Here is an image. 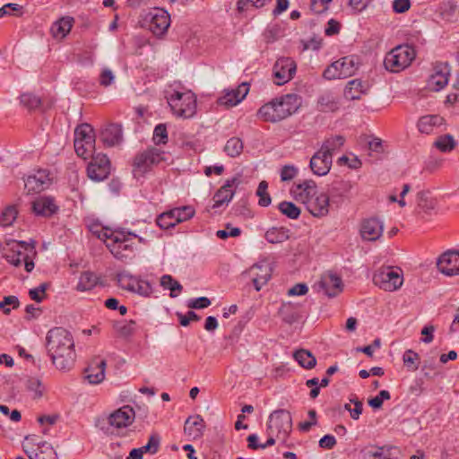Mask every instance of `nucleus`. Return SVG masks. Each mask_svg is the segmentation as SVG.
I'll return each instance as SVG.
<instances>
[{
  "instance_id": "f257e3e1",
  "label": "nucleus",
  "mask_w": 459,
  "mask_h": 459,
  "mask_svg": "<svg viewBox=\"0 0 459 459\" xmlns=\"http://www.w3.org/2000/svg\"><path fill=\"white\" fill-rule=\"evenodd\" d=\"M46 347L58 370L68 371L74 367L76 359L74 341L68 330L63 327L50 329L47 333Z\"/></svg>"
},
{
  "instance_id": "f03ea898",
  "label": "nucleus",
  "mask_w": 459,
  "mask_h": 459,
  "mask_svg": "<svg viewBox=\"0 0 459 459\" xmlns=\"http://www.w3.org/2000/svg\"><path fill=\"white\" fill-rule=\"evenodd\" d=\"M93 233L105 242L113 256L121 261L134 257L135 249L134 238H138L140 242L143 241V238L124 229L112 230L108 228H101L100 230H94Z\"/></svg>"
},
{
  "instance_id": "7ed1b4c3",
  "label": "nucleus",
  "mask_w": 459,
  "mask_h": 459,
  "mask_svg": "<svg viewBox=\"0 0 459 459\" xmlns=\"http://www.w3.org/2000/svg\"><path fill=\"white\" fill-rule=\"evenodd\" d=\"M297 94H286L263 105L257 111L259 118L266 122H278L294 114L299 107Z\"/></svg>"
},
{
  "instance_id": "20e7f679",
  "label": "nucleus",
  "mask_w": 459,
  "mask_h": 459,
  "mask_svg": "<svg viewBox=\"0 0 459 459\" xmlns=\"http://www.w3.org/2000/svg\"><path fill=\"white\" fill-rule=\"evenodd\" d=\"M166 99L178 117L190 118L196 113V97L191 91H180L170 87L166 91Z\"/></svg>"
},
{
  "instance_id": "39448f33",
  "label": "nucleus",
  "mask_w": 459,
  "mask_h": 459,
  "mask_svg": "<svg viewBox=\"0 0 459 459\" xmlns=\"http://www.w3.org/2000/svg\"><path fill=\"white\" fill-rule=\"evenodd\" d=\"M416 56L415 49L409 44L399 45L385 56L384 66L392 73H398L408 67Z\"/></svg>"
},
{
  "instance_id": "423d86ee",
  "label": "nucleus",
  "mask_w": 459,
  "mask_h": 459,
  "mask_svg": "<svg viewBox=\"0 0 459 459\" xmlns=\"http://www.w3.org/2000/svg\"><path fill=\"white\" fill-rule=\"evenodd\" d=\"M164 152L155 147H150L138 152L133 160V175L135 178H143L164 160Z\"/></svg>"
},
{
  "instance_id": "0eeeda50",
  "label": "nucleus",
  "mask_w": 459,
  "mask_h": 459,
  "mask_svg": "<svg viewBox=\"0 0 459 459\" xmlns=\"http://www.w3.org/2000/svg\"><path fill=\"white\" fill-rule=\"evenodd\" d=\"M359 56L354 55L343 56L329 65L325 69L323 77L331 81L352 76L359 69Z\"/></svg>"
},
{
  "instance_id": "6e6552de",
  "label": "nucleus",
  "mask_w": 459,
  "mask_h": 459,
  "mask_svg": "<svg viewBox=\"0 0 459 459\" xmlns=\"http://www.w3.org/2000/svg\"><path fill=\"white\" fill-rule=\"evenodd\" d=\"M74 150L78 156L86 160L93 155L95 134L89 124H82L74 130Z\"/></svg>"
},
{
  "instance_id": "1a4fd4ad",
  "label": "nucleus",
  "mask_w": 459,
  "mask_h": 459,
  "mask_svg": "<svg viewBox=\"0 0 459 459\" xmlns=\"http://www.w3.org/2000/svg\"><path fill=\"white\" fill-rule=\"evenodd\" d=\"M373 282L385 291L397 290L403 282V271L398 267H381L374 273Z\"/></svg>"
},
{
  "instance_id": "9d476101",
  "label": "nucleus",
  "mask_w": 459,
  "mask_h": 459,
  "mask_svg": "<svg viewBox=\"0 0 459 459\" xmlns=\"http://www.w3.org/2000/svg\"><path fill=\"white\" fill-rule=\"evenodd\" d=\"M117 284L123 290L136 293L142 297L149 298L153 292L152 285L129 272L123 271L117 273Z\"/></svg>"
},
{
  "instance_id": "9b49d317",
  "label": "nucleus",
  "mask_w": 459,
  "mask_h": 459,
  "mask_svg": "<svg viewBox=\"0 0 459 459\" xmlns=\"http://www.w3.org/2000/svg\"><path fill=\"white\" fill-rule=\"evenodd\" d=\"M292 429V418L290 411L277 410L271 413L267 422V430L276 433V437L286 441Z\"/></svg>"
},
{
  "instance_id": "f8f14e48",
  "label": "nucleus",
  "mask_w": 459,
  "mask_h": 459,
  "mask_svg": "<svg viewBox=\"0 0 459 459\" xmlns=\"http://www.w3.org/2000/svg\"><path fill=\"white\" fill-rule=\"evenodd\" d=\"M111 170V163L106 154L99 153L91 156L87 166V176L93 181L100 182L108 178Z\"/></svg>"
},
{
  "instance_id": "ddd939ff",
  "label": "nucleus",
  "mask_w": 459,
  "mask_h": 459,
  "mask_svg": "<svg viewBox=\"0 0 459 459\" xmlns=\"http://www.w3.org/2000/svg\"><path fill=\"white\" fill-rule=\"evenodd\" d=\"M23 180L24 190L28 195L40 193L47 189L51 184L48 170L42 169L29 174Z\"/></svg>"
},
{
  "instance_id": "4468645a",
  "label": "nucleus",
  "mask_w": 459,
  "mask_h": 459,
  "mask_svg": "<svg viewBox=\"0 0 459 459\" xmlns=\"http://www.w3.org/2000/svg\"><path fill=\"white\" fill-rule=\"evenodd\" d=\"M297 65L295 61L290 57L279 58L273 69L274 83L283 85L290 82L296 74Z\"/></svg>"
},
{
  "instance_id": "2eb2a0df",
  "label": "nucleus",
  "mask_w": 459,
  "mask_h": 459,
  "mask_svg": "<svg viewBox=\"0 0 459 459\" xmlns=\"http://www.w3.org/2000/svg\"><path fill=\"white\" fill-rule=\"evenodd\" d=\"M149 30L156 36H163L170 26V14L163 8H154L148 14Z\"/></svg>"
},
{
  "instance_id": "dca6fc26",
  "label": "nucleus",
  "mask_w": 459,
  "mask_h": 459,
  "mask_svg": "<svg viewBox=\"0 0 459 459\" xmlns=\"http://www.w3.org/2000/svg\"><path fill=\"white\" fill-rule=\"evenodd\" d=\"M352 183L350 180L336 179L333 181L328 189V195L332 202V207L338 209L348 197L352 189Z\"/></svg>"
},
{
  "instance_id": "f3484780",
  "label": "nucleus",
  "mask_w": 459,
  "mask_h": 459,
  "mask_svg": "<svg viewBox=\"0 0 459 459\" xmlns=\"http://www.w3.org/2000/svg\"><path fill=\"white\" fill-rule=\"evenodd\" d=\"M272 267L266 261L259 262L250 267L248 274L255 290L259 291L272 277Z\"/></svg>"
},
{
  "instance_id": "a211bd4d",
  "label": "nucleus",
  "mask_w": 459,
  "mask_h": 459,
  "mask_svg": "<svg viewBox=\"0 0 459 459\" xmlns=\"http://www.w3.org/2000/svg\"><path fill=\"white\" fill-rule=\"evenodd\" d=\"M239 182L238 177L228 179L214 194L212 208L216 209L223 204H228L232 200Z\"/></svg>"
},
{
  "instance_id": "6ab92c4d",
  "label": "nucleus",
  "mask_w": 459,
  "mask_h": 459,
  "mask_svg": "<svg viewBox=\"0 0 459 459\" xmlns=\"http://www.w3.org/2000/svg\"><path fill=\"white\" fill-rule=\"evenodd\" d=\"M437 268L446 276L459 274V251L448 250L437 259Z\"/></svg>"
},
{
  "instance_id": "aec40b11",
  "label": "nucleus",
  "mask_w": 459,
  "mask_h": 459,
  "mask_svg": "<svg viewBox=\"0 0 459 459\" xmlns=\"http://www.w3.org/2000/svg\"><path fill=\"white\" fill-rule=\"evenodd\" d=\"M450 76V66L447 63H437L434 66V73L428 81L429 88L439 91L448 83Z\"/></svg>"
},
{
  "instance_id": "412c9836",
  "label": "nucleus",
  "mask_w": 459,
  "mask_h": 459,
  "mask_svg": "<svg viewBox=\"0 0 459 459\" xmlns=\"http://www.w3.org/2000/svg\"><path fill=\"white\" fill-rule=\"evenodd\" d=\"M306 207L314 217L319 218L326 216L329 213L330 208H333L330 197L325 193H316L307 202Z\"/></svg>"
},
{
  "instance_id": "4be33fe9",
  "label": "nucleus",
  "mask_w": 459,
  "mask_h": 459,
  "mask_svg": "<svg viewBox=\"0 0 459 459\" xmlns=\"http://www.w3.org/2000/svg\"><path fill=\"white\" fill-rule=\"evenodd\" d=\"M59 207L53 196L40 195L31 203V210L37 216L50 217L56 213Z\"/></svg>"
},
{
  "instance_id": "5701e85b",
  "label": "nucleus",
  "mask_w": 459,
  "mask_h": 459,
  "mask_svg": "<svg viewBox=\"0 0 459 459\" xmlns=\"http://www.w3.org/2000/svg\"><path fill=\"white\" fill-rule=\"evenodd\" d=\"M135 417V412L134 409L129 405H125L115 411H113L108 421L110 426L115 427L116 429H123L131 425Z\"/></svg>"
},
{
  "instance_id": "b1692460",
  "label": "nucleus",
  "mask_w": 459,
  "mask_h": 459,
  "mask_svg": "<svg viewBox=\"0 0 459 459\" xmlns=\"http://www.w3.org/2000/svg\"><path fill=\"white\" fill-rule=\"evenodd\" d=\"M383 222L376 217L365 219L360 225V236L364 240L375 241L383 233Z\"/></svg>"
},
{
  "instance_id": "393cba45",
  "label": "nucleus",
  "mask_w": 459,
  "mask_h": 459,
  "mask_svg": "<svg viewBox=\"0 0 459 459\" xmlns=\"http://www.w3.org/2000/svg\"><path fill=\"white\" fill-rule=\"evenodd\" d=\"M318 288L327 297L333 298L342 291V281L337 274L329 273L321 277Z\"/></svg>"
},
{
  "instance_id": "a878e982",
  "label": "nucleus",
  "mask_w": 459,
  "mask_h": 459,
  "mask_svg": "<svg viewBox=\"0 0 459 459\" xmlns=\"http://www.w3.org/2000/svg\"><path fill=\"white\" fill-rule=\"evenodd\" d=\"M290 193L295 200L307 205V202L317 193L316 184L312 179L304 180L293 186Z\"/></svg>"
},
{
  "instance_id": "bb28decb",
  "label": "nucleus",
  "mask_w": 459,
  "mask_h": 459,
  "mask_svg": "<svg viewBox=\"0 0 459 459\" xmlns=\"http://www.w3.org/2000/svg\"><path fill=\"white\" fill-rule=\"evenodd\" d=\"M249 91V84L243 82L236 89L227 91L223 96L220 97L218 103L226 107H233L238 105L242 100L245 99Z\"/></svg>"
},
{
  "instance_id": "cd10ccee",
  "label": "nucleus",
  "mask_w": 459,
  "mask_h": 459,
  "mask_svg": "<svg viewBox=\"0 0 459 459\" xmlns=\"http://www.w3.org/2000/svg\"><path fill=\"white\" fill-rule=\"evenodd\" d=\"M333 159L328 154L317 151L310 159L309 167L317 176H325L331 169Z\"/></svg>"
},
{
  "instance_id": "c85d7f7f",
  "label": "nucleus",
  "mask_w": 459,
  "mask_h": 459,
  "mask_svg": "<svg viewBox=\"0 0 459 459\" xmlns=\"http://www.w3.org/2000/svg\"><path fill=\"white\" fill-rule=\"evenodd\" d=\"M106 360L102 359H93L85 369V378L90 384H100L105 377Z\"/></svg>"
},
{
  "instance_id": "c756f323",
  "label": "nucleus",
  "mask_w": 459,
  "mask_h": 459,
  "mask_svg": "<svg viewBox=\"0 0 459 459\" xmlns=\"http://www.w3.org/2000/svg\"><path fill=\"white\" fill-rule=\"evenodd\" d=\"M100 139L106 146L112 147L118 145L123 141V131L121 125L110 124L100 133Z\"/></svg>"
},
{
  "instance_id": "7c9ffc66",
  "label": "nucleus",
  "mask_w": 459,
  "mask_h": 459,
  "mask_svg": "<svg viewBox=\"0 0 459 459\" xmlns=\"http://www.w3.org/2000/svg\"><path fill=\"white\" fill-rule=\"evenodd\" d=\"M368 84L360 79L349 81L344 89V98L350 100H359L360 97L368 92Z\"/></svg>"
},
{
  "instance_id": "2f4dec72",
  "label": "nucleus",
  "mask_w": 459,
  "mask_h": 459,
  "mask_svg": "<svg viewBox=\"0 0 459 459\" xmlns=\"http://www.w3.org/2000/svg\"><path fill=\"white\" fill-rule=\"evenodd\" d=\"M205 423L200 415L189 416L184 425L185 433L194 439L200 438L204 435Z\"/></svg>"
},
{
  "instance_id": "473e14b6",
  "label": "nucleus",
  "mask_w": 459,
  "mask_h": 459,
  "mask_svg": "<svg viewBox=\"0 0 459 459\" xmlns=\"http://www.w3.org/2000/svg\"><path fill=\"white\" fill-rule=\"evenodd\" d=\"M74 19L64 16L55 22L51 26V32L55 38L64 39L72 30Z\"/></svg>"
},
{
  "instance_id": "72a5a7b5",
  "label": "nucleus",
  "mask_w": 459,
  "mask_h": 459,
  "mask_svg": "<svg viewBox=\"0 0 459 459\" xmlns=\"http://www.w3.org/2000/svg\"><path fill=\"white\" fill-rule=\"evenodd\" d=\"M339 108L336 98L330 91L322 93L317 99V109L321 112H333Z\"/></svg>"
},
{
  "instance_id": "f704fd0d",
  "label": "nucleus",
  "mask_w": 459,
  "mask_h": 459,
  "mask_svg": "<svg viewBox=\"0 0 459 459\" xmlns=\"http://www.w3.org/2000/svg\"><path fill=\"white\" fill-rule=\"evenodd\" d=\"M100 282V277L91 272L86 271L81 273L76 290L78 291H87L95 288Z\"/></svg>"
},
{
  "instance_id": "c9c22d12",
  "label": "nucleus",
  "mask_w": 459,
  "mask_h": 459,
  "mask_svg": "<svg viewBox=\"0 0 459 459\" xmlns=\"http://www.w3.org/2000/svg\"><path fill=\"white\" fill-rule=\"evenodd\" d=\"M345 139L342 135H335L325 139L319 149V151L323 152L325 154H329L333 159L335 152L339 151L342 146L344 144Z\"/></svg>"
},
{
  "instance_id": "e433bc0d",
  "label": "nucleus",
  "mask_w": 459,
  "mask_h": 459,
  "mask_svg": "<svg viewBox=\"0 0 459 459\" xmlns=\"http://www.w3.org/2000/svg\"><path fill=\"white\" fill-rule=\"evenodd\" d=\"M264 238L272 244L282 243L290 238V230L273 227L265 232Z\"/></svg>"
},
{
  "instance_id": "4c0bfd02",
  "label": "nucleus",
  "mask_w": 459,
  "mask_h": 459,
  "mask_svg": "<svg viewBox=\"0 0 459 459\" xmlns=\"http://www.w3.org/2000/svg\"><path fill=\"white\" fill-rule=\"evenodd\" d=\"M293 357L295 360L304 368L311 369L316 364V357L309 351L304 349L299 350L294 352Z\"/></svg>"
},
{
  "instance_id": "58836bf2",
  "label": "nucleus",
  "mask_w": 459,
  "mask_h": 459,
  "mask_svg": "<svg viewBox=\"0 0 459 459\" xmlns=\"http://www.w3.org/2000/svg\"><path fill=\"white\" fill-rule=\"evenodd\" d=\"M160 286L164 290H170L169 296L171 298L178 297L181 293V291L183 290V287L179 283V281L175 280L169 274H164V275L161 276V278H160Z\"/></svg>"
},
{
  "instance_id": "ea45409f",
  "label": "nucleus",
  "mask_w": 459,
  "mask_h": 459,
  "mask_svg": "<svg viewBox=\"0 0 459 459\" xmlns=\"http://www.w3.org/2000/svg\"><path fill=\"white\" fill-rule=\"evenodd\" d=\"M440 119V117L435 115L420 117L418 122L419 131L426 134L432 133L434 127L438 125Z\"/></svg>"
},
{
  "instance_id": "a19ab883",
  "label": "nucleus",
  "mask_w": 459,
  "mask_h": 459,
  "mask_svg": "<svg viewBox=\"0 0 459 459\" xmlns=\"http://www.w3.org/2000/svg\"><path fill=\"white\" fill-rule=\"evenodd\" d=\"M243 148V142L240 138L231 137L227 141L224 146V152L228 156L235 158L242 153Z\"/></svg>"
},
{
  "instance_id": "79ce46f5",
  "label": "nucleus",
  "mask_w": 459,
  "mask_h": 459,
  "mask_svg": "<svg viewBox=\"0 0 459 459\" xmlns=\"http://www.w3.org/2000/svg\"><path fill=\"white\" fill-rule=\"evenodd\" d=\"M173 213L174 221L177 224L190 220L195 215V209L191 205H186L182 207H177L170 210Z\"/></svg>"
},
{
  "instance_id": "37998d69",
  "label": "nucleus",
  "mask_w": 459,
  "mask_h": 459,
  "mask_svg": "<svg viewBox=\"0 0 459 459\" xmlns=\"http://www.w3.org/2000/svg\"><path fill=\"white\" fill-rule=\"evenodd\" d=\"M18 215V209L15 205L6 206L0 214V226L9 227L13 225Z\"/></svg>"
},
{
  "instance_id": "c03bdc74",
  "label": "nucleus",
  "mask_w": 459,
  "mask_h": 459,
  "mask_svg": "<svg viewBox=\"0 0 459 459\" xmlns=\"http://www.w3.org/2000/svg\"><path fill=\"white\" fill-rule=\"evenodd\" d=\"M279 211L291 220H296L300 215V209L292 202L282 201L278 205Z\"/></svg>"
},
{
  "instance_id": "a18cd8bd",
  "label": "nucleus",
  "mask_w": 459,
  "mask_h": 459,
  "mask_svg": "<svg viewBox=\"0 0 459 459\" xmlns=\"http://www.w3.org/2000/svg\"><path fill=\"white\" fill-rule=\"evenodd\" d=\"M403 361L407 370L416 371L419 368L420 355L411 349L407 350L403 355Z\"/></svg>"
},
{
  "instance_id": "49530a36",
  "label": "nucleus",
  "mask_w": 459,
  "mask_h": 459,
  "mask_svg": "<svg viewBox=\"0 0 459 459\" xmlns=\"http://www.w3.org/2000/svg\"><path fill=\"white\" fill-rule=\"evenodd\" d=\"M456 143L451 134L439 136L434 143V146L443 152H448L455 149Z\"/></svg>"
},
{
  "instance_id": "de8ad7c7",
  "label": "nucleus",
  "mask_w": 459,
  "mask_h": 459,
  "mask_svg": "<svg viewBox=\"0 0 459 459\" xmlns=\"http://www.w3.org/2000/svg\"><path fill=\"white\" fill-rule=\"evenodd\" d=\"M20 102L29 110H33L41 105V99L32 93H23L20 96Z\"/></svg>"
},
{
  "instance_id": "09e8293b",
  "label": "nucleus",
  "mask_w": 459,
  "mask_h": 459,
  "mask_svg": "<svg viewBox=\"0 0 459 459\" xmlns=\"http://www.w3.org/2000/svg\"><path fill=\"white\" fill-rule=\"evenodd\" d=\"M160 446V437L157 433H153L150 436L148 443L145 446H141V450L143 454L155 455Z\"/></svg>"
},
{
  "instance_id": "8fccbe9b",
  "label": "nucleus",
  "mask_w": 459,
  "mask_h": 459,
  "mask_svg": "<svg viewBox=\"0 0 459 459\" xmlns=\"http://www.w3.org/2000/svg\"><path fill=\"white\" fill-rule=\"evenodd\" d=\"M272 0H238L237 10L238 13H244L250 7L261 8Z\"/></svg>"
},
{
  "instance_id": "3c124183",
  "label": "nucleus",
  "mask_w": 459,
  "mask_h": 459,
  "mask_svg": "<svg viewBox=\"0 0 459 459\" xmlns=\"http://www.w3.org/2000/svg\"><path fill=\"white\" fill-rule=\"evenodd\" d=\"M268 183L265 180H262L257 187L256 195L259 196L258 204L262 207H267L271 202V196L267 193Z\"/></svg>"
},
{
  "instance_id": "603ef678",
  "label": "nucleus",
  "mask_w": 459,
  "mask_h": 459,
  "mask_svg": "<svg viewBox=\"0 0 459 459\" xmlns=\"http://www.w3.org/2000/svg\"><path fill=\"white\" fill-rule=\"evenodd\" d=\"M156 223L163 230H169L177 225L176 221H174L173 213L170 210L160 214L156 219Z\"/></svg>"
},
{
  "instance_id": "864d4df0",
  "label": "nucleus",
  "mask_w": 459,
  "mask_h": 459,
  "mask_svg": "<svg viewBox=\"0 0 459 459\" xmlns=\"http://www.w3.org/2000/svg\"><path fill=\"white\" fill-rule=\"evenodd\" d=\"M41 448L39 453H29L24 449V452L29 455L30 459H57L56 453L51 446H45Z\"/></svg>"
},
{
  "instance_id": "5fc2aeb1",
  "label": "nucleus",
  "mask_w": 459,
  "mask_h": 459,
  "mask_svg": "<svg viewBox=\"0 0 459 459\" xmlns=\"http://www.w3.org/2000/svg\"><path fill=\"white\" fill-rule=\"evenodd\" d=\"M152 141L156 145L165 144L168 142V132L166 125L159 124L153 131Z\"/></svg>"
},
{
  "instance_id": "6e6d98bb",
  "label": "nucleus",
  "mask_w": 459,
  "mask_h": 459,
  "mask_svg": "<svg viewBox=\"0 0 459 459\" xmlns=\"http://www.w3.org/2000/svg\"><path fill=\"white\" fill-rule=\"evenodd\" d=\"M49 286L50 284L48 282H43L39 287L30 289L29 290L30 298L38 303L42 302L46 298L45 292L49 288Z\"/></svg>"
},
{
  "instance_id": "4d7b16f0",
  "label": "nucleus",
  "mask_w": 459,
  "mask_h": 459,
  "mask_svg": "<svg viewBox=\"0 0 459 459\" xmlns=\"http://www.w3.org/2000/svg\"><path fill=\"white\" fill-rule=\"evenodd\" d=\"M27 388L29 391L34 393L35 398H39L43 395L44 386L41 381L36 377H30L27 380Z\"/></svg>"
},
{
  "instance_id": "13d9d810",
  "label": "nucleus",
  "mask_w": 459,
  "mask_h": 459,
  "mask_svg": "<svg viewBox=\"0 0 459 459\" xmlns=\"http://www.w3.org/2000/svg\"><path fill=\"white\" fill-rule=\"evenodd\" d=\"M20 305L19 299L16 296H6L4 297L3 300L0 301V309L4 311V314H9L12 307L13 308H17Z\"/></svg>"
},
{
  "instance_id": "bf43d9fd",
  "label": "nucleus",
  "mask_w": 459,
  "mask_h": 459,
  "mask_svg": "<svg viewBox=\"0 0 459 459\" xmlns=\"http://www.w3.org/2000/svg\"><path fill=\"white\" fill-rule=\"evenodd\" d=\"M279 314L287 324L291 325L297 320V315L291 311L290 304H283L279 309Z\"/></svg>"
},
{
  "instance_id": "052dcab7",
  "label": "nucleus",
  "mask_w": 459,
  "mask_h": 459,
  "mask_svg": "<svg viewBox=\"0 0 459 459\" xmlns=\"http://www.w3.org/2000/svg\"><path fill=\"white\" fill-rule=\"evenodd\" d=\"M390 398V393L387 390H382L377 396L368 400V405L373 409H380L382 407L383 402L385 400H389Z\"/></svg>"
},
{
  "instance_id": "680f3d73",
  "label": "nucleus",
  "mask_w": 459,
  "mask_h": 459,
  "mask_svg": "<svg viewBox=\"0 0 459 459\" xmlns=\"http://www.w3.org/2000/svg\"><path fill=\"white\" fill-rule=\"evenodd\" d=\"M241 234V230L237 227H232L230 223L226 225L224 230H220L216 232V236L221 239H226L229 237H238Z\"/></svg>"
},
{
  "instance_id": "e2e57ef3",
  "label": "nucleus",
  "mask_w": 459,
  "mask_h": 459,
  "mask_svg": "<svg viewBox=\"0 0 459 459\" xmlns=\"http://www.w3.org/2000/svg\"><path fill=\"white\" fill-rule=\"evenodd\" d=\"M436 201L433 199H429L424 193H419L418 195V205L420 209L425 212H429L434 210L436 207Z\"/></svg>"
},
{
  "instance_id": "0e129e2a",
  "label": "nucleus",
  "mask_w": 459,
  "mask_h": 459,
  "mask_svg": "<svg viewBox=\"0 0 459 459\" xmlns=\"http://www.w3.org/2000/svg\"><path fill=\"white\" fill-rule=\"evenodd\" d=\"M298 175V169L294 165H284L280 171L281 180L290 181Z\"/></svg>"
},
{
  "instance_id": "69168bd1",
  "label": "nucleus",
  "mask_w": 459,
  "mask_h": 459,
  "mask_svg": "<svg viewBox=\"0 0 459 459\" xmlns=\"http://www.w3.org/2000/svg\"><path fill=\"white\" fill-rule=\"evenodd\" d=\"M25 255L26 254L20 250H13L10 254L5 255V259L9 264L14 265L15 267H19L23 262L22 256Z\"/></svg>"
},
{
  "instance_id": "338daca9",
  "label": "nucleus",
  "mask_w": 459,
  "mask_h": 459,
  "mask_svg": "<svg viewBox=\"0 0 459 459\" xmlns=\"http://www.w3.org/2000/svg\"><path fill=\"white\" fill-rule=\"evenodd\" d=\"M332 0H311L310 9L313 13L321 14L328 9V4Z\"/></svg>"
},
{
  "instance_id": "774afa93",
  "label": "nucleus",
  "mask_w": 459,
  "mask_h": 459,
  "mask_svg": "<svg viewBox=\"0 0 459 459\" xmlns=\"http://www.w3.org/2000/svg\"><path fill=\"white\" fill-rule=\"evenodd\" d=\"M135 321L130 320L117 327V332L122 337H129L135 331Z\"/></svg>"
}]
</instances>
